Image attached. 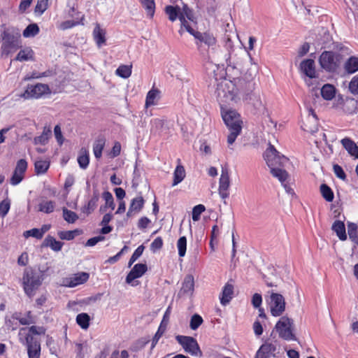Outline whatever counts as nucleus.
<instances>
[{"instance_id":"1","label":"nucleus","mask_w":358,"mask_h":358,"mask_svg":"<svg viewBox=\"0 0 358 358\" xmlns=\"http://www.w3.org/2000/svg\"><path fill=\"white\" fill-rule=\"evenodd\" d=\"M214 85H216L215 94L221 106L224 104L233 105L243 100V95L236 84L225 78L213 77Z\"/></svg>"},{"instance_id":"2","label":"nucleus","mask_w":358,"mask_h":358,"mask_svg":"<svg viewBox=\"0 0 358 358\" xmlns=\"http://www.w3.org/2000/svg\"><path fill=\"white\" fill-rule=\"evenodd\" d=\"M221 115L230 131L227 136V143L229 145H232L241 132L243 122L241 115L235 110L224 109L223 106H221Z\"/></svg>"},{"instance_id":"3","label":"nucleus","mask_w":358,"mask_h":358,"mask_svg":"<svg viewBox=\"0 0 358 358\" xmlns=\"http://www.w3.org/2000/svg\"><path fill=\"white\" fill-rule=\"evenodd\" d=\"M254 84L249 83L250 92H247L243 94V101H245L247 103L251 105L253 107L254 114L259 115H266L268 117V121L271 124H273L274 127H276L277 122H273V120L270 117L268 110L265 106L264 100L261 97L259 94L252 92Z\"/></svg>"},{"instance_id":"4","label":"nucleus","mask_w":358,"mask_h":358,"mask_svg":"<svg viewBox=\"0 0 358 358\" xmlns=\"http://www.w3.org/2000/svg\"><path fill=\"white\" fill-rule=\"evenodd\" d=\"M43 275L32 270L26 269L22 277V285L26 294L31 298L43 282Z\"/></svg>"},{"instance_id":"5","label":"nucleus","mask_w":358,"mask_h":358,"mask_svg":"<svg viewBox=\"0 0 358 358\" xmlns=\"http://www.w3.org/2000/svg\"><path fill=\"white\" fill-rule=\"evenodd\" d=\"M275 329L279 336L285 341H296L294 332V324L292 319L287 316H282L275 324Z\"/></svg>"},{"instance_id":"6","label":"nucleus","mask_w":358,"mask_h":358,"mask_svg":"<svg viewBox=\"0 0 358 358\" xmlns=\"http://www.w3.org/2000/svg\"><path fill=\"white\" fill-rule=\"evenodd\" d=\"M264 159L270 169L273 167L283 166L289 160L288 158L280 155L271 143L264 153Z\"/></svg>"},{"instance_id":"7","label":"nucleus","mask_w":358,"mask_h":358,"mask_svg":"<svg viewBox=\"0 0 358 358\" xmlns=\"http://www.w3.org/2000/svg\"><path fill=\"white\" fill-rule=\"evenodd\" d=\"M268 294H270L268 303L271 314L274 317L282 315L285 310V298L282 294L274 292L273 290L268 291Z\"/></svg>"},{"instance_id":"8","label":"nucleus","mask_w":358,"mask_h":358,"mask_svg":"<svg viewBox=\"0 0 358 358\" xmlns=\"http://www.w3.org/2000/svg\"><path fill=\"white\" fill-rule=\"evenodd\" d=\"M338 56L331 51L323 52L319 59L321 67L329 72L335 71L338 67Z\"/></svg>"},{"instance_id":"9","label":"nucleus","mask_w":358,"mask_h":358,"mask_svg":"<svg viewBox=\"0 0 358 358\" xmlns=\"http://www.w3.org/2000/svg\"><path fill=\"white\" fill-rule=\"evenodd\" d=\"M176 338L182 346L185 352L192 355L201 356V351L200 350L196 341L194 338L190 336H177Z\"/></svg>"},{"instance_id":"10","label":"nucleus","mask_w":358,"mask_h":358,"mask_svg":"<svg viewBox=\"0 0 358 358\" xmlns=\"http://www.w3.org/2000/svg\"><path fill=\"white\" fill-rule=\"evenodd\" d=\"M49 93L50 90L48 85L38 83L35 85H28L22 96L24 99H38Z\"/></svg>"},{"instance_id":"11","label":"nucleus","mask_w":358,"mask_h":358,"mask_svg":"<svg viewBox=\"0 0 358 358\" xmlns=\"http://www.w3.org/2000/svg\"><path fill=\"white\" fill-rule=\"evenodd\" d=\"M179 20L181 22V29L179 30V34L180 35L182 34V28L184 27L188 32H192V27L188 23L187 20H189L192 22L195 23V17L192 10L187 6L183 5L182 8H180V15L179 16Z\"/></svg>"},{"instance_id":"12","label":"nucleus","mask_w":358,"mask_h":358,"mask_svg":"<svg viewBox=\"0 0 358 358\" xmlns=\"http://www.w3.org/2000/svg\"><path fill=\"white\" fill-rule=\"evenodd\" d=\"M225 38V47L229 51V57L227 59L229 65L233 66L234 68H241L243 61L242 59L240 57H238L236 54H234V45L231 36L226 34Z\"/></svg>"},{"instance_id":"13","label":"nucleus","mask_w":358,"mask_h":358,"mask_svg":"<svg viewBox=\"0 0 358 358\" xmlns=\"http://www.w3.org/2000/svg\"><path fill=\"white\" fill-rule=\"evenodd\" d=\"M148 270V266L145 264H136L131 268L130 272L126 277V282L131 284L132 286L138 285V281L134 280L143 276Z\"/></svg>"},{"instance_id":"14","label":"nucleus","mask_w":358,"mask_h":358,"mask_svg":"<svg viewBox=\"0 0 358 358\" xmlns=\"http://www.w3.org/2000/svg\"><path fill=\"white\" fill-rule=\"evenodd\" d=\"M27 169V162L25 159H21L17 161L10 182L13 185H18L24 178Z\"/></svg>"},{"instance_id":"15","label":"nucleus","mask_w":358,"mask_h":358,"mask_svg":"<svg viewBox=\"0 0 358 358\" xmlns=\"http://www.w3.org/2000/svg\"><path fill=\"white\" fill-rule=\"evenodd\" d=\"M335 107L340 108L345 114L352 115L357 112L358 101L352 98H347L345 100L340 98L337 100Z\"/></svg>"},{"instance_id":"16","label":"nucleus","mask_w":358,"mask_h":358,"mask_svg":"<svg viewBox=\"0 0 358 358\" xmlns=\"http://www.w3.org/2000/svg\"><path fill=\"white\" fill-rule=\"evenodd\" d=\"M3 35L4 42L1 45V53L3 55L8 56L10 53L17 50L20 45L18 41L14 37L10 36L6 32L3 33Z\"/></svg>"},{"instance_id":"17","label":"nucleus","mask_w":358,"mask_h":358,"mask_svg":"<svg viewBox=\"0 0 358 358\" xmlns=\"http://www.w3.org/2000/svg\"><path fill=\"white\" fill-rule=\"evenodd\" d=\"M26 343L27 345V352L29 358H40L41 344L38 341L31 335L26 336Z\"/></svg>"},{"instance_id":"18","label":"nucleus","mask_w":358,"mask_h":358,"mask_svg":"<svg viewBox=\"0 0 358 358\" xmlns=\"http://www.w3.org/2000/svg\"><path fill=\"white\" fill-rule=\"evenodd\" d=\"M301 127L304 131L311 134H313L317 131V119L312 108L309 109L308 115L303 121Z\"/></svg>"},{"instance_id":"19","label":"nucleus","mask_w":358,"mask_h":358,"mask_svg":"<svg viewBox=\"0 0 358 358\" xmlns=\"http://www.w3.org/2000/svg\"><path fill=\"white\" fill-rule=\"evenodd\" d=\"M230 185V178L228 170L222 169L219 182V194L222 199H226L229 196L228 189Z\"/></svg>"},{"instance_id":"20","label":"nucleus","mask_w":358,"mask_h":358,"mask_svg":"<svg viewBox=\"0 0 358 358\" xmlns=\"http://www.w3.org/2000/svg\"><path fill=\"white\" fill-rule=\"evenodd\" d=\"M194 290V279L192 275H187L182 282V287L178 292L179 297L188 295L192 296Z\"/></svg>"},{"instance_id":"21","label":"nucleus","mask_w":358,"mask_h":358,"mask_svg":"<svg viewBox=\"0 0 358 358\" xmlns=\"http://www.w3.org/2000/svg\"><path fill=\"white\" fill-rule=\"evenodd\" d=\"M189 33L193 35L194 38L197 39L201 43H204L208 47L213 46L216 43L215 38L209 33H201L199 31H194V29H192V32Z\"/></svg>"},{"instance_id":"22","label":"nucleus","mask_w":358,"mask_h":358,"mask_svg":"<svg viewBox=\"0 0 358 358\" xmlns=\"http://www.w3.org/2000/svg\"><path fill=\"white\" fill-rule=\"evenodd\" d=\"M276 350V345L271 343H265L257 350L255 358H269Z\"/></svg>"},{"instance_id":"23","label":"nucleus","mask_w":358,"mask_h":358,"mask_svg":"<svg viewBox=\"0 0 358 358\" xmlns=\"http://www.w3.org/2000/svg\"><path fill=\"white\" fill-rule=\"evenodd\" d=\"M300 69L301 71L310 78H316L315 62L313 59H308L302 61L300 64Z\"/></svg>"},{"instance_id":"24","label":"nucleus","mask_w":358,"mask_h":358,"mask_svg":"<svg viewBox=\"0 0 358 358\" xmlns=\"http://www.w3.org/2000/svg\"><path fill=\"white\" fill-rule=\"evenodd\" d=\"M144 206V199L142 196L134 198L130 203L129 210L127 213V217H131L135 213H139Z\"/></svg>"},{"instance_id":"25","label":"nucleus","mask_w":358,"mask_h":358,"mask_svg":"<svg viewBox=\"0 0 358 358\" xmlns=\"http://www.w3.org/2000/svg\"><path fill=\"white\" fill-rule=\"evenodd\" d=\"M341 143L350 156L358 159V145L351 138L345 137Z\"/></svg>"},{"instance_id":"26","label":"nucleus","mask_w":358,"mask_h":358,"mask_svg":"<svg viewBox=\"0 0 358 358\" xmlns=\"http://www.w3.org/2000/svg\"><path fill=\"white\" fill-rule=\"evenodd\" d=\"M99 199V190L96 188L94 189L93 196L91 199L88 201L87 204L83 206L81 208V210L83 213L86 215H90L92 213L97 206V202Z\"/></svg>"},{"instance_id":"27","label":"nucleus","mask_w":358,"mask_h":358,"mask_svg":"<svg viewBox=\"0 0 358 358\" xmlns=\"http://www.w3.org/2000/svg\"><path fill=\"white\" fill-rule=\"evenodd\" d=\"M159 99L160 91L155 87H152L147 94L145 107L148 108L152 106L157 105Z\"/></svg>"},{"instance_id":"28","label":"nucleus","mask_w":358,"mask_h":358,"mask_svg":"<svg viewBox=\"0 0 358 358\" xmlns=\"http://www.w3.org/2000/svg\"><path fill=\"white\" fill-rule=\"evenodd\" d=\"M233 294L234 286L229 282H227L222 289L220 296V303L224 306L227 305L232 299Z\"/></svg>"},{"instance_id":"29","label":"nucleus","mask_w":358,"mask_h":358,"mask_svg":"<svg viewBox=\"0 0 358 358\" xmlns=\"http://www.w3.org/2000/svg\"><path fill=\"white\" fill-rule=\"evenodd\" d=\"M94 39L96 45L100 48L106 42V31L96 24L93 31Z\"/></svg>"},{"instance_id":"30","label":"nucleus","mask_w":358,"mask_h":358,"mask_svg":"<svg viewBox=\"0 0 358 358\" xmlns=\"http://www.w3.org/2000/svg\"><path fill=\"white\" fill-rule=\"evenodd\" d=\"M64 243L57 241L53 236H47L43 241V247H50L52 250L59 252L62 250Z\"/></svg>"},{"instance_id":"31","label":"nucleus","mask_w":358,"mask_h":358,"mask_svg":"<svg viewBox=\"0 0 358 358\" xmlns=\"http://www.w3.org/2000/svg\"><path fill=\"white\" fill-rule=\"evenodd\" d=\"M280 167H273L270 171L273 177L279 180L281 184H284L285 182L289 180L290 178L288 173Z\"/></svg>"},{"instance_id":"32","label":"nucleus","mask_w":358,"mask_h":358,"mask_svg":"<svg viewBox=\"0 0 358 358\" xmlns=\"http://www.w3.org/2000/svg\"><path fill=\"white\" fill-rule=\"evenodd\" d=\"M89 276V273L85 272H81L75 274L74 276L70 279L69 287H73L87 282Z\"/></svg>"},{"instance_id":"33","label":"nucleus","mask_w":358,"mask_h":358,"mask_svg":"<svg viewBox=\"0 0 358 358\" xmlns=\"http://www.w3.org/2000/svg\"><path fill=\"white\" fill-rule=\"evenodd\" d=\"M331 229L334 231L336 232L340 240L345 241L347 239L345 224L342 221H335L332 225Z\"/></svg>"},{"instance_id":"34","label":"nucleus","mask_w":358,"mask_h":358,"mask_svg":"<svg viewBox=\"0 0 358 358\" xmlns=\"http://www.w3.org/2000/svg\"><path fill=\"white\" fill-rule=\"evenodd\" d=\"M320 93L324 99L331 100L335 96L336 89L332 85L325 84L321 88Z\"/></svg>"},{"instance_id":"35","label":"nucleus","mask_w":358,"mask_h":358,"mask_svg":"<svg viewBox=\"0 0 358 358\" xmlns=\"http://www.w3.org/2000/svg\"><path fill=\"white\" fill-rule=\"evenodd\" d=\"M106 140L103 137L98 138L93 144V152L95 157L99 159L101 157L102 151L104 148Z\"/></svg>"},{"instance_id":"36","label":"nucleus","mask_w":358,"mask_h":358,"mask_svg":"<svg viewBox=\"0 0 358 358\" xmlns=\"http://www.w3.org/2000/svg\"><path fill=\"white\" fill-rule=\"evenodd\" d=\"M90 158L87 150L85 148H82L80 150L79 155L78 157V163L80 167L83 169H85L89 164Z\"/></svg>"},{"instance_id":"37","label":"nucleus","mask_w":358,"mask_h":358,"mask_svg":"<svg viewBox=\"0 0 358 358\" xmlns=\"http://www.w3.org/2000/svg\"><path fill=\"white\" fill-rule=\"evenodd\" d=\"M34 55L33 50L30 47H27L18 52L15 59L20 62L34 60Z\"/></svg>"},{"instance_id":"38","label":"nucleus","mask_w":358,"mask_h":358,"mask_svg":"<svg viewBox=\"0 0 358 358\" xmlns=\"http://www.w3.org/2000/svg\"><path fill=\"white\" fill-rule=\"evenodd\" d=\"M344 69L348 73H353L358 71V57L352 56L348 59L344 64Z\"/></svg>"},{"instance_id":"39","label":"nucleus","mask_w":358,"mask_h":358,"mask_svg":"<svg viewBox=\"0 0 358 358\" xmlns=\"http://www.w3.org/2000/svg\"><path fill=\"white\" fill-rule=\"evenodd\" d=\"M103 199L105 200V205L100 207V211L104 212L107 208H110L111 210H114L115 204L112 194L108 191L104 192L102 194Z\"/></svg>"},{"instance_id":"40","label":"nucleus","mask_w":358,"mask_h":358,"mask_svg":"<svg viewBox=\"0 0 358 358\" xmlns=\"http://www.w3.org/2000/svg\"><path fill=\"white\" fill-rule=\"evenodd\" d=\"M185 170L183 166L178 164L173 173V182L172 186H176L181 182L185 177Z\"/></svg>"},{"instance_id":"41","label":"nucleus","mask_w":358,"mask_h":358,"mask_svg":"<svg viewBox=\"0 0 358 358\" xmlns=\"http://www.w3.org/2000/svg\"><path fill=\"white\" fill-rule=\"evenodd\" d=\"M165 13L168 15L169 20L174 22L177 18L179 19L180 7L178 6H167L165 7Z\"/></svg>"},{"instance_id":"42","label":"nucleus","mask_w":358,"mask_h":358,"mask_svg":"<svg viewBox=\"0 0 358 358\" xmlns=\"http://www.w3.org/2000/svg\"><path fill=\"white\" fill-rule=\"evenodd\" d=\"M55 202L53 201L42 200L38 204V210L47 214L54 211Z\"/></svg>"},{"instance_id":"43","label":"nucleus","mask_w":358,"mask_h":358,"mask_svg":"<svg viewBox=\"0 0 358 358\" xmlns=\"http://www.w3.org/2000/svg\"><path fill=\"white\" fill-rule=\"evenodd\" d=\"M139 1L146 10L147 15L150 18H152L155 12V0H139Z\"/></svg>"},{"instance_id":"44","label":"nucleus","mask_w":358,"mask_h":358,"mask_svg":"<svg viewBox=\"0 0 358 358\" xmlns=\"http://www.w3.org/2000/svg\"><path fill=\"white\" fill-rule=\"evenodd\" d=\"M52 131L50 128L44 127L41 135L34 138L35 144L45 145L48 143V141L51 136Z\"/></svg>"},{"instance_id":"45","label":"nucleus","mask_w":358,"mask_h":358,"mask_svg":"<svg viewBox=\"0 0 358 358\" xmlns=\"http://www.w3.org/2000/svg\"><path fill=\"white\" fill-rule=\"evenodd\" d=\"M80 234L81 231L79 229H75L72 231H61L58 232V236L62 240L71 241Z\"/></svg>"},{"instance_id":"46","label":"nucleus","mask_w":358,"mask_h":358,"mask_svg":"<svg viewBox=\"0 0 358 358\" xmlns=\"http://www.w3.org/2000/svg\"><path fill=\"white\" fill-rule=\"evenodd\" d=\"M34 166L36 174H43L48 171L50 162L46 160H38L35 162Z\"/></svg>"},{"instance_id":"47","label":"nucleus","mask_w":358,"mask_h":358,"mask_svg":"<svg viewBox=\"0 0 358 358\" xmlns=\"http://www.w3.org/2000/svg\"><path fill=\"white\" fill-rule=\"evenodd\" d=\"M90 317L87 313H80L76 317L78 324L83 329H87L90 325Z\"/></svg>"},{"instance_id":"48","label":"nucleus","mask_w":358,"mask_h":358,"mask_svg":"<svg viewBox=\"0 0 358 358\" xmlns=\"http://www.w3.org/2000/svg\"><path fill=\"white\" fill-rule=\"evenodd\" d=\"M39 32V27L36 24H30L23 31V36L25 38L34 37Z\"/></svg>"},{"instance_id":"49","label":"nucleus","mask_w":358,"mask_h":358,"mask_svg":"<svg viewBox=\"0 0 358 358\" xmlns=\"http://www.w3.org/2000/svg\"><path fill=\"white\" fill-rule=\"evenodd\" d=\"M348 233L352 241L358 245L357 226L355 223H348Z\"/></svg>"},{"instance_id":"50","label":"nucleus","mask_w":358,"mask_h":358,"mask_svg":"<svg viewBox=\"0 0 358 358\" xmlns=\"http://www.w3.org/2000/svg\"><path fill=\"white\" fill-rule=\"evenodd\" d=\"M320 192L322 196L326 201L330 202L334 199V193L331 188L326 184H322L320 186Z\"/></svg>"},{"instance_id":"51","label":"nucleus","mask_w":358,"mask_h":358,"mask_svg":"<svg viewBox=\"0 0 358 358\" xmlns=\"http://www.w3.org/2000/svg\"><path fill=\"white\" fill-rule=\"evenodd\" d=\"M116 74L121 78H127L131 74V66L127 65H121L116 70Z\"/></svg>"},{"instance_id":"52","label":"nucleus","mask_w":358,"mask_h":358,"mask_svg":"<svg viewBox=\"0 0 358 358\" xmlns=\"http://www.w3.org/2000/svg\"><path fill=\"white\" fill-rule=\"evenodd\" d=\"M63 217L69 223H74L78 219L77 214L66 208H63Z\"/></svg>"},{"instance_id":"53","label":"nucleus","mask_w":358,"mask_h":358,"mask_svg":"<svg viewBox=\"0 0 358 358\" xmlns=\"http://www.w3.org/2000/svg\"><path fill=\"white\" fill-rule=\"evenodd\" d=\"M177 248L178 250V255L182 257L186 254L187 238L185 236L180 237L177 242Z\"/></svg>"},{"instance_id":"54","label":"nucleus","mask_w":358,"mask_h":358,"mask_svg":"<svg viewBox=\"0 0 358 358\" xmlns=\"http://www.w3.org/2000/svg\"><path fill=\"white\" fill-rule=\"evenodd\" d=\"M19 322L23 325L30 324L34 322V317L31 311L27 312L24 317H17Z\"/></svg>"},{"instance_id":"55","label":"nucleus","mask_w":358,"mask_h":358,"mask_svg":"<svg viewBox=\"0 0 358 358\" xmlns=\"http://www.w3.org/2000/svg\"><path fill=\"white\" fill-rule=\"evenodd\" d=\"M144 248H145L143 245H140L137 248V249L134 251L129 261V267H131V265L142 255Z\"/></svg>"},{"instance_id":"56","label":"nucleus","mask_w":358,"mask_h":358,"mask_svg":"<svg viewBox=\"0 0 358 358\" xmlns=\"http://www.w3.org/2000/svg\"><path fill=\"white\" fill-rule=\"evenodd\" d=\"M49 0H38L35 7V13L40 15L43 14L48 7Z\"/></svg>"},{"instance_id":"57","label":"nucleus","mask_w":358,"mask_h":358,"mask_svg":"<svg viewBox=\"0 0 358 358\" xmlns=\"http://www.w3.org/2000/svg\"><path fill=\"white\" fill-rule=\"evenodd\" d=\"M206 208L202 204H199L193 208L192 210V220L194 221H198L200 219L201 214L204 212Z\"/></svg>"},{"instance_id":"58","label":"nucleus","mask_w":358,"mask_h":358,"mask_svg":"<svg viewBox=\"0 0 358 358\" xmlns=\"http://www.w3.org/2000/svg\"><path fill=\"white\" fill-rule=\"evenodd\" d=\"M202 323V317L197 314H194L191 318L189 326L192 330H196Z\"/></svg>"},{"instance_id":"59","label":"nucleus","mask_w":358,"mask_h":358,"mask_svg":"<svg viewBox=\"0 0 358 358\" xmlns=\"http://www.w3.org/2000/svg\"><path fill=\"white\" fill-rule=\"evenodd\" d=\"M349 90L352 94H358V74L350 82Z\"/></svg>"},{"instance_id":"60","label":"nucleus","mask_w":358,"mask_h":358,"mask_svg":"<svg viewBox=\"0 0 358 358\" xmlns=\"http://www.w3.org/2000/svg\"><path fill=\"white\" fill-rule=\"evenodd\" d=\"M24 236L28 238L32 236L38 239H41L43 236L39 229L34 228L31 230L25 231L24 232Z\"/></svg>"},{"instance_id":"61","label":"nucleus","mask_w":358,"mask_h":358,"mask_svg":"<svg viewBox=\"0 0 358 358\" xmlns=\"http://www.w3.org/2000/svg\"><path fill=\"white\" fill-rule=\"evenodd\" d=\"M165 329H166L165 327H164L162 325L159 326V327L158 329V331H157V333L155 334V335L154 336V337L152 338V348H153L155 346V345L157 343L159 339L160 338V337L164 334V332L165 331Z\"/></svg>"},{"instance_id":"62","label":"nucleus","mask_w":358,"mask_h":358,"mask_svg":"<svg viewBox=\"0 0 358 358\" xmlns=\"http://www.w3.org/2000/svg\"><path fill=\"white\" fill-rule=\"evenodd\" d=\"M333 169H334V172L335 175L338 178H339L342 180H345L346 175L341 166H339L338 164H334L333 166Z\"/></svg>"},{"instance_id":"63","label":"nucleus","mask_w":358,"mask_h":358,"mask_svg":"<svg viewBox=\"0 0 358 358\" xmlns=\"http://www.w3.org/2000/svg\"><path fill=\"white\" fill-rule=\"evenodd\" d=\"M10 209V202L6 200H3L0 203V215L2 217H4L8 212Z\"/></svg>"},{"instance_id":"64","label":"nucleus","mask_w":358,"mask_h":358,"mask_svg":"<svg viewBox=\"0 0 358 358\" xmlns=\"http://www.w3.org/2000/svg\"><path fill=\"white\" fill-rule=\"evenodd\" d=\"M163 241L161 237H157L155 238L153 242L151 243L150 248L152 251H156L162 248Z\"/></svg>"}]
</instances>
